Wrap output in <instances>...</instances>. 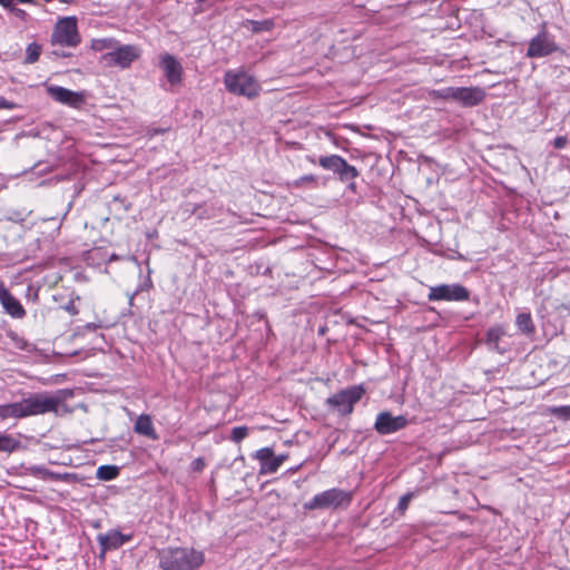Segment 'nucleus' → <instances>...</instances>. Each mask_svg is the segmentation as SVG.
<instances>
[{
	"label": "nucleus",
	"instance_id": "obj_1",
	"mask_svg": "<svg viewBox=\"0 0 570 570\" xmlns=\"http://www.w3.org/2000/svg\"><path fill=\"white\" fill-rule=\"evenodd\" d=\"M65 406L62 392L57 394L31 393L19 402L0 405V419L18 420L51 412L58 414Z\"/></svg>",
	"mask_w": 570,
	"mask_h": 570
},
{
	"label": "nucleus",
	"instance_id": "obj_2",
	"mask_svg": "<svg viewBox=\"0 0 570 570\" xmlns=\"http://www.w3.org/2000/svg\"><path fill=\"white\" fill-rule=\"evenodd\" d=\"M157 559L161 570H197L205 556L193 548L167 547L157 551Z\"/></svg>",
	"mask_w": 570,
	"mask_h": 570
},
{
	"label": "nucleus",
	"instance_id": "obj_3",
	"mask_svg": "<svg viewBox=\"0 0 570 570\" xmlns=\"http://www.w3.org/2000/svg\"><path fill=\"white\" fill-rule=\"evenodd\" d=\"M224 83L230 94L248 99L256 98L262 89L259 82L243 70H227L224 75Z\"/></svg>",
	"mask_w": 570,
	"mask_h": 570
},
{
	"label": "nucleus",
	"instance_id": "obj_4",
	"mask_svg": "<svg viewBox=\"0 0 570 570\" xmlns=\"http://www.w3.org/2000/svg\"><path fill=\"white\" fill-rule=\"evenodd\" d=\"M352 501V492L340 488H332L315 494L309 501L303 504L304 510H336L346 508Z\"/></svg>",
	"mask_w": 570,
	"mask_h": 570
},
{
	"label": "nucleus",
	"instance_id": "obj_5",
	"mask_svg": "<svg viewBox=\"0 0 570 570\" xmlns=\"http://www.w3.org/2000/svg\"><path fill=\"white\" fill-rule=\"evenodd\" d=\"M50 43L52 46L76 48L81 43L78 19L75 16L59 18L53 27Z\"/></svg>",
	"mask_w": 570,
	"mask_h": 570
},
{
	"label": "nucleus",
	"instance_id": "obj_6",
	"mask_svg": "<svg viewBox=\"0 0 570 570\" xmlns=\"http://www.w3.org/2000/svg\"><path fill=\"white\" fill-rule=\"evenodd\" d=\"M363 385H353L341 390L326 400V404L333 411L342 415H348L353 412L355 404L364 396Z\"/></svg>",
	"mask_w": 570,
	"mask_h": 570
},
{
	"label": "nucleus",
	"instance_id": "obj_7",
	"mask_svg": "<svg viewBox=\"0 0 570 570\" xmlns=\"http://www.w3.org/2000/svg\"><path fill=\"white\" fill-rule=\"evenodd\" d=\"M317 164L323 169L331 170L337 175L342 183L355 180L360 176V171L355 166L350 165L345 158L336 154L321 156L317 159Z\"/></svg>",
	"mask_w": 570,
	"mask_h": 570
},
{
	"label": "nucleus",
	"instance_id": "obj_8",
	"mask_svg": "<svg viewBox=\"0 0 570 570\" xmlns=\"http://www.w3.org/2000/svg\"><path fill=\"white\" fill-rule=\"evenodd\" d=\"M559 46L549 35L546 23L535 37H533L527 49L528 58H542L559 51Z\"/></svg>",
	"mask_w": 570,
	"mask_h": 570
},
{
	"label": "nucleus",
	"instance_id": "obj_9",
	"mask_svg": "<svg viewBox=\"0 0 570 570\" xmlns=\"http://www.w3.org/2000/svg\"><path fill=\"white\" fill-rule=\"evenodd\" d=\"M140 57V50L134 45L117 46L112 51L107 52L101 59L109 67H119L127 69L130 65Z\"/></svg>",
	"mask_w": 570,
	"mask_h": 570
},
{
	"label": "nucleus",
	"instance_id": "obj_10",
	"mask_svg": "<svg viewBox=\"0 0 570 570\" xmlns=\"http://www.w3.org/2000/svg\"><path fill=\"white\" fill-rule=\"evenodd\" d=\"M470 292L460 284L448 285L442 284L439 286L430 287L428 298L431 302L446 301V302H462L468 301Z\"/></svg>",
	"mask_w": 570,
	"mask_h": 570
},
{
	"label": "nucleus",
	"instance_id": "obj_11",
	"mask_svg": "<svg viewBox=\"0 0 570 570\" xmlns=\"http://www.w3.org/2000/svg\"><path fill=\"white\" fill-rule=\"evenodd\" d=\"M132 539V534H125L117 529H110L105 533H98L97 541L100 547L98 558L101 562L106 560L108 551L117 550Z\"/></svg>",
	"mask_w": 570,
	"mask_h": 570
},
{
	"label": "nucleus",
	"instance_id": "obj_12",
	"mask_svg": "<svg viewBox=\"0 0 570 570\" xmlns=\"http://www.w3.org/2000/svg\"><path fill=\"white\" fill-rule=\"evenodd\" d=\"M37 443L43 449L49 451L60 450V451H69L73 449H79V441L62 438L60 435L59 430H48L47 433L40 435L37 440Z\"/></svg>",
	"mask_w": 570,
	"mask_h": 570
},
{
	"label": "nucleus",
	"instance_id": "obj_13",
	"mask_svg": "<svg viewBox=\"0 0 570 570\" xmlns=\"http://www.w3.org/2000/svg\"><path fill=\"white\" fill-rule=\"evenodd\" d=\"M159 66L164 71L167 81L171 86H178L183 82L184 68L177 58L170 53H164L159 58Z\"/></svg>",
	"mask_w": 570,
	"mask_h": 570
},
{
	"label": "nucleus",
	"instance_id": "obj_14",
	"mask_svg": "<svg viewBox=\"0 0 570 570\" xmlns=\"http://www.w3.org/2000/svg\"><path fill=\"white\" fill-rule=\"evenodd\" d=\"M485 97V90L480 87H454V100L465 108L479 106Z\"/></svg>",
	"mask_w": 570,
	"mask_h": 570
},
{
	"label": "nucleus",
	"instance_id": "obj_15",
	"mask_svg": "<svg viewBox=\"0 0 570 570\" xmlns=\"http://www.w3.org/2000/svg\"><path fill=\"white\" fill-rule=\"evenodd\" d=\"M50 97L69 107L79 109L85 104V95L82 92L72 91L60 86H51L48 88Z\"/></svg>",
	"mask_w": 570,
	"mask_h": 570
},
{
	"label": "nucleus",
	"instance_id": "obj_16",
	"mask_svg": "<svg viewBox=\"0 0 570 570\" xmlns=\"http://www.w3.org/2000/svg\"><path fill=\"white\" fill-rule=\"evenodd\" d=\"M275 445L257 450L253 458L259 461V474H272L281 468L274 452Z\"/></svg>",
	"mask_w": 570,
	"mask_h": 570
},
{
	"label": "nucleus",
	"instance_id": "obj_17",
	"mask_svg": "<svg viewBox=\"0 0 570 570\" xmlns=\"http://www.w3.org/2000/svg\"><path fill=\"white\" fill-rule=\"evenodd\" d=\"M507 335L505 330L502 325L491 326L487 331L485 344L493 351L499 354H504L507 352L505 347L500 345L501 340Z\"/></svg>",
	"mask_w": 570,
	"mask_h": 570
},
{
	"label": "nucleus",
	"instance_id": "obj_18",
	"mask_svg": "<svg viewBox=\"0 0 570 570\" xmlns=\"http://www.w3.org/2000/svg\"><path fill=\"white\" fill-rule=\"evenodd\" d=\"M406 425L405 416H393L390 412H381L376 417L374 428H405Z\"/></svg>",
	"mask_w": 570,
	"mask_h": 570
},
{
	"label": "nucleus",
	"instance_id": "obj_19",
	"mask_svg": "<svg viewBox=\"0 0 570 570\" xmlns=\"http://www.w3.org/2000/svg\"><path fill=\"white\" fill-rule=\"evenodd\" d=\"M0 303L4 311L13 318H22L26 315L22 304L11 293L0 298Z\"/></svg>",
	"mask_w": 570,
	"mask_h": 570
},
{
	"label": "nucleus",
	"instance_id": "obj_20",
	"mask_svg": "<svg viewBox=\"0 0 570 570\" xmlns=\"http://www.w3.org/2000/svg\"><path fill=\"white\" fill-rule=\"evenodd\" d=\"M24 448L19 438L0 432V453L11 454Z\"/></svg>",
	"mask_w": 570,
	"mask_h": 570
},
{
	"label": "nucleus",
	"instance_id": "obj_21",
	"mask_svg": "<svg viewBox=\"0 0 570 570\" xmlns=\"http://www.w3.org/2000/svg\"><path fill=\"white\" fill-rule=\"evenodd\" d=\"M515 325L518 330L525 335H532L535 332V325L529 312L518 314Z\"/></svg>",
	"mask_w": 570,
	"mask_h": 570
},
{
	"label": "nucleus",
	"instance_id": "obj_22",
	"mask_svg": "<svg viewBox=\"0 0 570 570\" xmlns=\"http://www.w3.org/2000/svg\"><path fill=\"white\" fill-rule=\"evenodd\" d=\"M288 186L292 188L301 189V188H317L320 186L318 177L314 174L303 175L299 178L288 183Z\"/></svg>",
	"mask_w": 570,
	"mask_h": 570
},
{
	"label": "nucleus",
	"instance_id": "obj_23",
	"mask_svg": "<svg viewBox=\"0 0 570 570\" xmlns=\"http://www.w3.org/2000/svg\"><path fill=\"white\" fill-rule=\"evenodd\" d=\"M119 45V41L115 38H97L91 39L90 49L96 52H101L104 50H114Z\"/></svg>",
	"mask_w": 570,
	"mask_h": 570
},
{
	"label": "nucleus",
	"instance_id": "obj_24",
	"mask_svg": "<svg viewBox=\"0 0 570 570\" xmlns=\"http://www.w3.org/2000/svg\"><path fill=\"white\" fill-rule=\"evenodd\" d=\"M120 473V469L114 464H105L100 465L97 469L96 478L101 481H111L115 480Z\"/></svg>",
	"mask_w": 570,
	"mask_h": 570
},
{
	"label": "nucleus",
	"instance_id": "obj_25",
	"mask_svg": "<svg viewBox=\"0 0 570 570\" xmlns=\"http://www.w3.org/2000/svg\"><path fill=\"white\" fill-rule=\"evenodd\" d=\"M131 440L130 433L121 434L119 438L102 440L110 450H125Z\"/></svg>",
	"mask_w": 570,
	"mask_h": 570
},
{
	"label": "nucleus",
	"instance_id": "obj_26",
	"mask_svg": "<svg viewBox=\"0 0 570 570\" xmlns=\"http://www.w3.org/2000/svg\"><path fill=\"white\" fill-rule=\"evenodd\" d=\"M42 48L40 45L32 42L29 43L26 49V57H24V63H35L39 60V57L41 55Z\"/></svg>",
	"mask_w": 570,
	"mask_h": 570
},
{
	"label": "nucleus",
	"instance_id": "obj_27",
	"mask_svg": "<svg viewBox=\"0 0 570 570\" xmlns=\"http://www.w3.org/2000/svg\"><path fill=\"white\" fill-rule=\"evenodd\" d=\"M432 99L454 100V87L433 89L429 92Z\"/></svg>",
	"mask_w": 570,
	"mask_h": 570
},
{
	"label": "nucleus",
	"instance_id": "obj_28",
	"mask_svg": "<svg viewBox=\"0 0 570 570\" xmlns=\"http://www.w3.org/2000/svg\"><path fill=\"white\" fill-rule=\"evenodd\" d=\"M548 413L560 419V420H569L570 419V405H561V406H551L548 407Z\"/></svg>",
	"mask_w": 570,
	"mask_h": 570
},
{
	"label": "nucleus",
	"instance_id": "obj_29",
	"mask_svg": "<svg viewBox=\"0 0 570 570\" xmlns=\"http://www.w3.org/2000/svg\"><path fill=\"white\" fill-rule=\"evenodd\" d=\"M50 480H52V481H63V482H67V483H71V482L78 481L79 478L75 473H68V472L59 473V472L52 471V475H51Z\"/></svg>",
	"mask_w": 570,
	"mask_h": 570
},
{
	"label": "nucleus",
	"instance_id": "obj_30",
	"mask_svg": "<svg viewBox=\"0 0 570 570\" xmlns=\"http://www.w3.org/2000/svg\"><path fill=\"white\" fill-rule=\"evenodd\" d=\"M30 472L32 475L41 478L43 480H50L52 475V471L42 466V465H33L30 468Z\"/></svg>",
	"mask_w": 570,
	"mask_h": 570
},
{
	"label": "nucleus",
	"instance_id": "obj_31",
	"mask_svg": "<svg viewBox=\"0 0 570 570\" xmlns=\"http://www.w3.org/2000/svg\"><path fill=\"white\" fill-rule=\"evenodd\" d=\"M414 495H415L414 492H407L400 498L399 503H397V511L400 513L403 514L406 511V509L409 508V504H410L411 500L414 498Z\"/></svg>",
	"mask_w": 570,
	"mask_h": 570
},
{
	"label": "nucleus",
	"instance_id": "obj_32",
	"mask_svg": "<svg viewBox=\"0 0 570 570\" xmlns=\"http://www.w3.org/2000/svg\"><path fill=\"white\" fill-rule=\"evenodd\" d=\"M253 24V31L259 32V31H269L274 23L271 20H264V21H252Z\"/></svg>",
	"mask_w": 570,
	"mask_h": 570
},
{
	"label": "nucleus",
	"instance_id": "obj_33",
	"mask_svg": "<svg viewBox=\"0 0 570 570\" xmlns=\"http://www.w3.org/2000/svg\"><path fill=\"white\" fill-rule=\"evenodd\" d=\"M65 451H61L58 458L51 459L49 458V463L51 464H61V465H70L72 463L71 456L63 453Z\"/></svg>",
	"mask_w": 570,
	"mask_h": 570
},
{
	"label": "nucleus",
	"instance_id": "obj_34",
	"mask_svg": "<svg viewBox=\"0 0 570 570\" xmlns=\"http://www.w3.org/2000/svg\"><path fill=\"white\" fill-rule=\"evenodd\" d=\"M16 3L36 4L37 2L36 0H0V6L7 10L16 7Z\"/></svg>",
	"mask_w": 570,
	"mask_h": 570
},
{
	"label": "nucleus",
	"instance_id": "obj_35",
	"mask_svg": "<svg viewBox=\"0 0 570 570\" xmlns=\"http://www.w3.org/2000/svg\"><path fill=\"white\" fill-rule=\"evenodd\" d=\"M151 419L149 415H139L134 428H151Z\"/></svg>",
	"mask_w": 570,
	"mask_h": 570
},
{
	"label": "nucleus",
	"instance_id": "obj_36",
	"mask_svg": "<svg viewBox=\"0 0 570 570\" xmlns=\"http://www.w3.org/2000/svg\"><path fill=\"white\" fill-rule=\"evenodd\" d=\"M248 435V430H232L230 439L235 443H239L242 440H244Z\"/></svg>",
	"mask_w": 570,
	"mask_h": 570
},
{
	"label": "nucleus",
	"instance_id": "obj_37",
	"mask_svg": "<svg viewBox=\"0 0 570 570\" xmlns=\"http://www.w3.org/2000/svg\"><path fill=\"white\" fill-rule=\"evenodd\" d=\"M205 460L203 458H197L190 463V469L193 472H202L205 469Z\"/></svg>",
	"mask_w": 570,
	"mask_h": 570
},
{
	"label": "nucleus",
	"instance_id": "obj_38",
	"mask_svg": "<svg viewBox=\"0 0 570 570\" xmlns=\"http://www.w3.org/2000/svg\"><path fill=\"white\" fill-rule=\"evenodd\" d=\"M134 431L149 440H158L159 439V436L157 434V430H134Z\"/></svg>",
	"mask_w": 570,
	"mask_h": 570
},
{
	"label": "nucleus",
	"instance_id": "obj_39",
	"mask_svg": "<svg viewBox=\"0 0 570 570\" xmlns=\"http://www.w3.org/2000/svg\"><path fill=\"white\" fill-rule=\"evenodd\" d=\"M62 308L72 316L79 313V309L73 299H70L66 305L62 306Z\"/></svg>",
	"mask_w": 570,
	"mask_h": 570
},
{
	"label": "nucleus",
	"instance_id": "obj_40",
	"mask_svg": "<svg viewBox=\"0 0 570 570\" xmlns=\"http://www.w3.org/2000/svg\"><path fill=\"white\" fill-rule=\"evenodd\" d=\"M309 435V431H305L303 434H301V432L298 431L295 435H294V439H288V440H285L284 441V444L288 445V444H292L294 441L296 443H302L304 442V440H302V438L304 436H308Z\"/></svg>",
	"mask_w": 570,
	"mask_h": 570
},
{
	"label": "nucleus",
	"instance_id": "obj_41",
	"mask_svg": "<svg viewBox=\"0 0 570 570\" xmlns=\"http://www.w3.org/2000/svg\"><path fill=\"white\" fill-rule=\"evenodd\" d=\"M552 144L556 149H562L567 146L568 138L566 136H558L554 138Z\"/></svg>",
	"mask_w": 570,
	"mask_h": 570
},
{
	"label": "nucleus",
	"instance_id": "obj_42",
	"mask_svg": "<svg viewBox=\"0 0 570 570\" xmlns=\"http://www.w3.org/2000/svg\"><path fill=\"white\" fill-rule=\"evenodd\" d=\"M10 12H12L17 18L21 19V20H26L27 17H28V13L22 10V9H19L17 7H13V8H10L8 9Z\"/></svg>",
	"mask_w": 570,
	"mask_h": 570
},
{
	"label": "nucleus",
	"instance_id": "obj_43",
	"mask_svg": "<svg viewBox=\"0 0 570 570\" xmlns=\"http://www.w3.org/2000/svg\"><path fill=\"white\" fill-rule=\"evenodd\" d=\"M16 108V104L12 102V101H9L7 100L6 98L3 97H0V109H14Z\"/></svg>",
	"mask_w": 570,
	"mask_h": 570
},
{
	"label": "nucleus",
	"instance_id": "obj_44",
	"mask_svg": "<svg viewBox=\"0 0 570 570\" xmlns=\"http://www.w3.org/2000/svg\"><path fill=\"white\" fill-rule=\"evenodd\" d=\"M8 293H10V292L7 289L3 281L0 278V298L6 296Z\"/></svg>",
	"mask_w": 570,
	"mask_h": 570
},
{
	"label": "nucleus",
	"instance_id": "obj_45",
	"mask_svg": "<svg viewBox=\"0 0 570 570\" xmlns=\"http://www.w3.org/2000/svg\"><path fill=\"white\" fill-rule=\"evenodd\" d=\"M288 459V454H279L276 455V460L279 464V466Z\"/></svg>",
	"mask_w": 570,
	"mask_h": 570
},
{
	"label": "nucleus",
	"instance_id": "obj_46",
	"mask_svg": "<svg viewBox=\"0 0 570 570\" xmlns=\"http://www.w3.org/2000/svg\"><path fill=\"white\" fill-rule=\"evenodd\" d=\"M347 183L348 184V189L352 190V191H355L356 190V184L354 180H348Z\"/></svg>",
	"mask_w": 570,
	"mask_h": 570
},
{
	"label": "nucleus",
	"instance_id": "obj_47",
	"mask_svg": "<svg viewBox=\"0 0 570 570\" xmlns=\"http://www.w3.org/2000/svg\"><path fill=\"white\" fill-rule=\"evenodd\" d=\"M395 430H387V429H384V430H377V432H380L381 434H386V433H390V432H394Z\"/></svg>",
	"mask_w": 570,
	"mask_h": 570
},
{
	"label": "nucleus",
	"instance_id": "obj_48",
	"mask_svg": "<svg viewBox=\"0 0 570 570\" xmlns=\"http://www.w3.org/2000/svg\"><path fill=\"white\" fill-rule=\"evenodd\" d=\"M62 3H72L75 0H59Z\"/></svg>",
	"mask_w": 570,
	"mask_h": 570
},
{
	"label": "nucleus",
	"instance_id": "obj_49",
	"mask_svg": "<svg viewBox=\"0 0 570 570\" xmlns=\"http://www.w3.org/2000/svg\"><path fill=\"white\" fill-rule=\"evenodd\" d=\"M309 161H311L312 164H315V163H316L313 158H309Z\"/></svg>",
	"mask_w": 570,
	"mask_h": 570
}]
</instances>
